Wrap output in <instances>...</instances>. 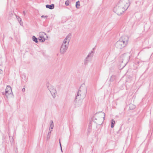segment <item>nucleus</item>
<instances>
[{
  "label": "nucleus",
  "mask_w": 153,
  "mask_h": 153,
  "mask_svg": "<svg viewBox=\"0 0 153 153\" xmlns=\"http://www.w3.org/2000/svg\"><path fill=\"white\" fill-rule=\"evenodd\" d=\"M111 128H113L114 127V124H115V121L114 119H112L111 120Z\"/></svg>",
  "instance_id": "obj_18"
},
{
  "label": "nucleus",
  "mask_w": 153,
  "mask_h": 153,
  "mask_svg": "<svg viewBox=\"0 0 153 153\" xmlns=\"http://www.w3.org/2000/svg\"><path fill=\"white\" fill-rule=\"evenodd\" d=\"M118 4L126 10L130 4V2L129 0H120Z\"/></svg>",
  "instance_id": "obj_6"
},
{
  "label": "nucleus",
  "mask_w": 153,
  "mask_h": 153,
  "mask_svg": "<svg viewBox=\"0 0 153 153\" xmlns=\"http://www.w3.org/2000/svg\"><path fill=\"white\" fill-rule=\"evenodd\" d=\"M19 22H20L22 20V19L21 18H20V17H19Z\"/></svg>",
  "instance_id": "obj_27"
},
{
  "label": "nucleus",
  "mask_w": 153,
  "mask_h": 153,
  "mask_svg": "<svg viewBox=\"0 0 153 153\" xmlns=\"http://www.w3.org/2000/svg\"><path fill=\"white\" fill-rule=\"evenodd\" d=\"M2 71L0 69V74L1 73V72Z\"/></svg>",
  "instance_id": "obj_29"
},
{
  "label": "nucleus",
  "mask_w": 153,
  "mask_h": 153,
  "mask_svg": "<svg viewBox=\"0 0 153 153\" xmlns=\"http://www.w3.org/2000/svg\"><path fill=\"white\" fill-rule=\"evenodd\" d=\"M23 13H24V15H25V14H26L25 11H24L23 12Z\"/></svg>",
  "instance_id": "obj_28"
},
{
  "label": "nucleus",
  "mask_w": 153,
  "mask_h": 153,
  "mask_svg": "<svg viewBox=\"0 0 153 153\" xmlns=\"http://www.w3.org/2000/svg\"><path fill=\"white\" fill-rule=\"evenodd\" d=\"M59 143L60 145V146L61 150V151L62 152H63V151H62V146H61V143L60 141V140L59 141Z\"/></svg>",
  "instance_id": "obj_22"
},
{
  "label": "nucleus",
  "mask_w": 153,
  "mask_h": 153,
  "mask_svg": "<svg viewBox=\"0 0 153 153\" xmlns=\"http://www.w3.org/2000/svg\"><path fill=\"white\" fill-rule=\"evenodd\" d=\"M25 91V87H24L22 89V91L23 92H24V91Z\"/></svg>",
  "instance_id": "obj_24"
},
{
  "label": "nucleus",
  "mask_w": 153,
  "mask_h": 153,
  "mask_svg": "<svg viewBox=\"0 0 153 153\" xmlns=\"http://www.w3.org/2000/svg\"><path fill=\"white\" fill-rule=\"evenodd\" d=\"M32 39L33 41H34L36 43H38V39L36 38L35 36H33L32 37Z\"/></svg>",
  "instance_id": "obj_17"
},
{
  "label": "nucleus",
  "mask_w": 153,
  "mask_h": 153,
  "mask_svg": "<svg viewBox=\"0 0 153 153\" xmlns=\"http://www.w3.org/2000/svg\"><path fill=\"white\" fill-rule=\"evenodd\" d=\"M3 95L5 94L6 97L8 98L11 97L13 95V93L11 87L9 85H7L5 89V92L2 93Z\"/></svg>",
  "instance_id": "obj_8"
},
{
  "label": "nucleus",
  "mask_w": 153,
  "mask_h": 153,
  "mask_svg": "<svg viewBox=\"0 0 153 153\" xmlns=\"http://www.w3.org/2000/svg\"><path fill=\"white\" fill-rule=\"evenodd\" d=\"M129 107L130 109L133 110L135 108L136 106L132 104H130L129 105Z\"/></svg>",
  "instance_id": "obj_14"
},
{
  "label": "nucleus",
  "mask_w": 153,
  "mask_h": 153,
  "mask_svg": "<svg viewBox=\"0 0 153 153\" xmlns=\"http://www.w3.org/2000/svg\"><path fill=\"white\" fill-rule=\"evenodd\" d=\"M41 17L43 18H46L48 17V16H42Z\"/></svg>",
  "instance_id": "obj_23"
},
{
  "label": "nucleus",
  "mask_w": 153,
  "mask_h": 153,
  "mask_svg": "<svg viewBox=\"0 0 153 153\" xmlns=\"http://www.w3.org/2000/svg\"><path fill=\"white\" fill-rule=\"evenodd\" d=\"M128 59L129 58L128 57L126 58H124V59H123V61H122V62H124L125 63H126L125 64V65H126L128 62Z\"/></svg>",
  "instance_id": "obj_15"
},
{
  "label": "nucleus",
  "mask_w": 153,
  "mask_h": 153,
  "mask_svg": "<svg viewBox=\"0 0 153 153\" xmlns=\"http://www.w3.org/2000/svg\"><path fill=\"white\" fill-rule=\"evenodd\" d=\"M71 35H68L64 39L60 48V53L61 54L64 53L67 51L69 43L71 39Z\"/></svg>",
  "instance_id": "obj_2"
},
{
  "label": "nucleus",
  "mask_w": 153,
  "mask_h": 153,
  "mask_svg": "<svg viewBox=\"0 0 153 153\" xmlns=\"http://www.w3.org/2000/svg\"><path fill=\"white\" fill-rule=\"evenodd\" d=\"M47 38H48V36H47Z\"/></svg>",
  "instance_id": "obj_31"
},
{
  "label": "nucleus",
  "mask_w": 153,
  "mask_h": 153,
  "mask_svg": "<svg viewBox=\"0 0 153 153\" xmlns=\"http://www.w3.org/2000/svg\"><path fill=\"white\" fill-rule=\"evenodd\" d=\"M46 35V34L43 32H40L39 33V36L38 37L39 40L41 42H44L45 40L44 36H45Z\"/></svg>",
  "instance_id": "obj_9"
},
{
  "label": "nucleus",
  "mask_w": 153,
  "mask_h": 153,
  "mask_svg": "<svg viewBox=\"0 0 153 153\" xmlns=\"http://www.w3.org/2000/svg\"><path fill=\"white\" fill-rule=\"evenodd\" d=\"M69 1L68 0L66 1L65 2V4L67 5L68 6L69 5Z\"/></svg>",
  "instance_id": "obj_21"
},
{
  "label": "nucleus",
  "mask_w": 153,
  "mask_h": 153,
  "mask_svg": "<svg viewBox=\"0 0 153 153\" xmlns=\"http://www.w3.org/2000/svg\"><path fill=\"white\" fill-rule=\"evenodd\" d=\"M19 16H16V18L17 19H18V20L19 21Z\"/></svg>",
  "instance_id": "obj_26"
},
{
  "label": "nucleus",
  "mask_w": 153,
  "mask_h": 153,
  "mask_svg": "<svg viewBox=\"0 0 153 153\" xmlns=\"http://www.w3.org/2000/svg\"><path fill=\"white\" fill-rule=\"evenodd\" d=\"M128 41V37L126 36L121 37L115 45L117 48L121 49L125 47L127 44Z\"/></svg>",
  "instance_id": "obj_1"
},
{
  "label": "nucleus",
  "mask_w": 153,
  "mask_h": 153,
  "mask_svg": "<svg viewBox=\"0 0 153 153\" xmlns=\"http://www.w3.org/2000/svg\"><path fill=\"white\" fill-rule=\"evenodd\" d=\"M82 104V101L81 100H79L78 101V102L76 103V106L77 107H79V106H80L81 104Z\"/></svg>",
  "instance_id": "obj_16"
},
{
  "label": "nucleus",
  "mask_w": 153,
  "mask_h": 153,
  "mask_svg": "<svg viewBox=\"0 0 153 153\" xmlns=\"http://www.w3.org/2000/svg\"><path fill=\"white\" fill-rule=\"evenodd\" d=\"M80 6V5L79 1H77L76 2V7L78 9L79 8Z\"/></svg>",
  "instance_id": "obj_19"
},
{
  "label": "nucleus",
  "mask_w": 153,
  "mask_h": 153,
  "mask_svg": "<svg viewBox=\"0 0 153 153\" xmlns=\"http://www.w3.org/2000/svg\"><path fill=\"white\" fill-rule=\"evenodd\" d=\"M105 116V114L102 112H99L96 113L94 117L93 120H98L103 122Z\"/></svg>",
  "instance_id": "obj_5"
},
{
  "label": "nucleus",
  "mask_w": 153,
  "mask_h": 153,
  "mask_svg": "<svg viewBox=\"0 0 153 153\" xmlns=\"http://www.w3.org/2000/svg\"><path fill=\"white\" fill-rule=\"evenodd\" d=\"M126 10L121 7L118 3L113 9V11L118 15H120L124 13Z\"/></svg>",
  "instance_id": "obj_4"
},
{
  "label": "nucleus",
  "mask_w": 153,
  "mask_h": 153,
  "mask_svg": "<svg viewBox=\"0 0 153 153\" xmlns=\"http://www.w3.org/2000/svg\"><path fill=\"white\" fill-rule=\"evenodd\" d=\"M47 88L50 91L52 97L54 99L56 97L57 94L56 88L51 85H48Z\"/></svg>",
  "instance_id": "obj_7"
},
{
  "label": "nucleus",
  "mask_w": 153,
  "mask_h": 153,
  "mask_svg": "<svg viewBox=\"0 0 153 153\" xmlns=\"http://www.w3.org/2000/svg\"><path fill=\"white\" fill-rule=\"evenodd\" d=\"M85 64H86V63H87V62H85Z\"/></svg>",
  "instance_id": "obj_30"
},
{
  "label": "nucleus",
  "mask_w": 153,
  "mask_h": 153,
  "mask_svg": "<svg viewBox=\"0 0 153 153\" xmlns=\"http://www.w3.org/2000/svg\"><path fill=\"white\" fill-rule=\"evenodd\" d=\"M52 130L51 129H49V131L48 132V133L47 137V140H48L50 137L51 135V131H52Z\"/></svg>",
  "instance_id": "obj_12"
},
{
  "label": "nucleus",
  "mask_w": 153,
  "mask_h": 153,
  "mask_svg": "<svg viewBox=\"0 0 153 153\" xmlns=\"http://www.w3.org/2000/svg\"><path fill=\"white\" fill-rule=\"evenodd\" d=\"M82 85L80 88L76 95V100L77 99L84 98L87 92V88L84 85Z\"/></svg>",
  "instance_id": "obj_3"
},
{
  "label": "nucleus",
  "mask_w": 153,
  "mask_h": 153,
  "mask_svg": "<svg viewBox=\"0 0 153 153\" xmlns=\"http://www.w3.org/2000/svg\"><path fill=\"white\" fill-rule=\"evenodd\" d=\"M54 126V124L52 120H51L50 123V128L51 129H53Z\"/></svg>",
  "instance_id": "obj_13"
},
{
  "label": "nucleus",
  "mask_w": 153,
  "mask_h": 153,
  "mask_svg": "<svg viewBox=\"0 0 153 153\" xmlns=\"http://www.w3.org/2000/svg\"><path fill=\"white\" fill-rule=\"evenodd\" d=\"M115 76L114 75H112L111 77L110 80L111 81H113L115 79Z\"/></svg>",
  "instance_id": "obj_20"
},
{
  "label": "nucleus",
  "mask_w": 153,
  "mask_h": 153,
  "mask_svg": "<svg viewBox=\"0 0 153 153\" xmlns=\"http://www.w3.org/2000/svg\"><path fill=\"white\" fill-rule=\"evenodd\" d=\"M93 52H91L89 53L86 58L85 62L88 61H89L90 59H91V58L93 56Z\"/></svg>",
  "instance_id": "obj_10"
},
{
  "label": "nucleus",
  "mask_w": 153,
  "mask_h": 153,
  "mask_svg": "<svg viewBox=\"0 0 153 153\" xmlns=\"http://www.w3.org/2000/svg\"><path fill=\"white\" fill-rule=\"evenodd\" d=\"M19 16H16V18L17 19H18V20L19 21Z\"/></svg>",
  "instance_id": "obj_25"
},
{
  "label": "nucleus",
  "mask_w": 153,
  "mask_h": 153,
  "mask_svg": "<svg viewBox=\"0 0 153 153\" xmlns=\"http://www.w3.org/2000/svg\"><path fill=\"white\" fill-rule=\"evenodd\" d=\"M46 7L47 8H49L50 9H53L54 8V5L52 4L50 5L47 4L46 5Z\"/></svg>",
  "instance_id": "obj_11"
}]
</instances>
